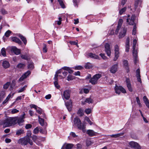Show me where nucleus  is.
I'll list each match as a JSON object with an SVG mask.
<instances>
[{
  "label": "nucleus",
  "mask_w": 149,
  "mask_h": 149,
  "mask_svg": "<svg viewBox=\"0 0 149 149\" xmlns=\"http://www.w3.org/2000/svg\"><path fill=\"white\" fill-rule=\"evenodd\" d=\"M73 146V145L72 144H64L61 149H71Z\"/></svg>",
  "instance_id": "obj_20"
},
{
  "label": "nucleus",
  "mask_w": 149,
  "mask_h": 149,
  "mask_svg": "<svg viewBox=\"0 0 149 149\" xmlns=\"http://www.w3.org/2000/svg\"><path fill=\"white\" fill-rule=\"evenodd\" d=\"M24 133V131L23 130L20 129L16 131V135L19 136L22 134H23Z\"/></svg>",
  "instance_id": "obj_31"
},
{
  "label": "nucleus",
  "mask_w": 149,
  "mask_h": 149,
  "mask_svg": "<svg viewBox=\"0 0 149 149\" xmlns=\"http://www.w3.org/2000/svg\"><path fill=\"white\" fill-rule=\"evenodd\" d=\"M123 63L124 65V66L125 67V68L127 70V72H128L129 71V69L128 66V63L127 61L126 60L124 61H123Z\"/></svg>",
  "instance_id": "obj_26"
},
{
  "label": "nucleus",
  "mask_w": 149,
  "mask_h": 149,
  "mask_svg": "<svg viewBox=\"0 0 149 149\" xmlns=\"http://www.w3.org/2000/svg\"><path fill=\"white\" fill-rule=\"evenodd\" d=\"M127 86L129 91L130 92L133 91V89L130 83V79L129 78H126V80Z\"/></svg>",
  "instance_id": "obj_13"
},
{
  "label": "nucleus",
  "mask_w": 149,
  "mask_h": 149,
  "mask_svg": "<svg viewBox=\"0 0 149 149\" xmlns=\"http://www.w3.org/2000/svg\"><path fill=\"white\" fill-rule=\"evenodd\" d=\"M43 51L45 53L47 52V48L46 47V45L44 44V47L43 48Z\"/></svg>",
  "instance_id": "obj_60"
},
{
  "label": "nucleus",
  "mask_w": 149,
  "mask_h": 149,
  "mask_svg": "<svg viewBox=\"0 0 149 149\" xmlns=\"http://www.w3.org/2000/svg\"><path fill=\"white\" fill-rule=\"evenodd\" d=\"M59 2V3L62 8H65V6L63 3V2L62 0H57Z\"/></svg>",
  "instance_id": "obj_42"
},
{
  "label": "nucleus",
  "mask_w": 149,
  "mask_h": 149,
  "mask_svg": "<svg viewBox=\"0 0 149 149\" xmlns=\"http://www.w3.org/2000/svg\"><path fill=\"white\" fill-rule=\"evenodd\" d=\"M25 65L23 63H20L17 65V67L19 68H23L25 66Z\"/></svg>",
  "instance_id": "obj_48"
},
{
  "label": "nucleus",
  "mask_w": 149,
  "mask_h": 149,
  "mask_svg": "<svg viewBox=\"0 0 149 149\" xmlns=\"http://www.w3.org/2000/svg\"><path fill=\"white\" fill-rule=\"evenodd\" d=\"M135 18L136 16L135 15H132L131 16L128 15L127 16L126 22L130 25H133L134 24Z\"/></svg>",
  "instance_id": "obj_3"
},
{
  "label": "nucleus",
  "mask_w": 149,
  "mask_h": 149,
  "mask_svg": "<svg viewBox=\"0 0 149 149\" xmlns=\"http://www.w3.org/2000/svg\"><path fill=\"white\" fill-rule=\"evenodd\" d=\"M86 132L90 136H96L97 135L98 133L97 132H94L93 130H88Z\"/></svg>",
  "instance_id": "obj_14"
},
{
  "label": "nucleus",
  "mask_w": 149,
  "mask_h": 149,
  "mask_svg": "<svg viewBox=\"0 0 149 149\" xmlns=\"http://www.w3.org/2000/svg\"><path fill=\"white\" fill-rule=\"evenodd\" d=\"M123 22V21L122 19H119L118 22V25L117 26L121 27Z\"/></svg>",
  "instance_id": "obj_51"
},
{
  "label": "nucleus",
  "mask_w": 149,
  "mask_h": 149,
  "mask_svg": "<svg viewBox=\"0 0 149 149\" xmlns=\"http://www.w3.org/2000/svg\"><path fill=\"white\" fill-rule=\"evenodd\" d=\"M32 139L34 141V142L36 143L37 144H38L36 143V140L38 139V137L36 135H33L32 136Z\"/></svg>",
  "instance_id": "obj_58"
},
{
  "label": "nucleus",
  "mask_w": 149,
  "mask_h": 149,
  "mask_svg": "<svg viewBox=\"0 0 149 149\" xmlns=\"http://www.w3.org/2000/svg\"><path fill=\"white\" fill-rule=\"evenodd\" d=\"M25 113L24 112L23 115H21L19 117H16L17 122L19 125H21V123L24 121V119L25 118Z\"/></svg>",
  "instance_id": "obj_9"
},
{
  "label": "nucleus",
  "mask_w": 149,
  "mask_h": 149,
  "mask_svg": "<svg viewBox=\"0 0 149 149\" xmlns=\"http://www.w3.org/2000/svg\"><path fill=\"white\" fill-rule=\"evenodd\" d=\"M31 133L30 131H28L26 134V135L28 137L30 138L31 137Z\"/></svg>",
  "instance_id": "obj_63"
},
{
  "label": "nucleus",
  "mask_w": 149,
  "mask_h": 149,
  "mask_svg": "<svg viewBox=\"0 0 149 149\" xmlns=\"http://www.w3.org/2000/svg\"><path fill=\"white\" fill-rule=\"evenodd\" d=\"M85 120L88 122L90 125H91L93 124V123L91 122L88 117H86L85 118Z\"/></svg>",
  "instance_id": "obj_53"
},
{
  "label": "nucleus",
  "mask_w": 149,
  "mask_h": 149,
  "mask_svg": "<svg viewBox=\"0 0 149 149\" xmlns=\"http://www.w3.org/2000/svg\"><path fill=\"white\" fill-rule=\"evenodd\" d=\"M11 125L16 124L17 122V119L16 117L15 118H11Z\"/></svg>",
  "instance_id": "obj_34"
},
{
  "label": "nucleus",
  "mask_w": 149,
  "mask_h": 149,
  "mask_svg": "<svg viewBox=\"0 0 149 149\" xmlns=\"http://www.w3.org/2000/svg\"><path fill=\"white\" fill-rule=\"evenodd\" d=\"M69 42L71 45H77V42H76L74 41H70Z\"/></svg>",
  "instance_id": "obj_62"
},
{
  "label": "nucleus",
  "mask_w": 149,
  "mask_h": 149,
  "mask_svg": "<svg viewBox=\"0 0 149 149\" xmlns=\"http://www.w3.org/2000/svg\"><path fill=\"white\" fill-rule=\"evenodd\" d=\"M136 25L134 24L133 26V28L132 31V34L135 35L136 34Z\"/></svg>",
  "instance_id": "obj_59"
},
{
  "label": "nucleus",
  "mask_w": 149,
  "mask_h": 149,
  "mask_svg": "<svg viewBox=\"0 0 149 149\" xmlns=\"http://www.w3.org/2000/svg\"><path fill=\"white\" fill-rule=\"evenodd\" d=\"M15 94V93H13L12 95H11L10 94L8 95V96L7 97L6 99L5 100H4L3 102V104H5L9 100L10 98L11 97H13L14 95Z\"/></svg>",
  "instance_id": "obj_28"
},
{
  "label": "nucleus",
  "mask_w": 149,
  "mask_h": 149,
  "mask_svg": "<svg viewBox=\"0 0 149 149\" xmlns=\"http://www.w3.org/2000/svg\"><path fill=\"white\" fill-rule=\"evenodd\" d=\"M130 146L135 149H141V147L138 143L134 141H131L129 143Z\"/></svg>",
  "instance_id": "obj_11"
},
{
  "label": "nucleus",
  "mask_w": 149,
  "mask_h": 149,
  "mask_svg": "<svg viewBox=\"0 0 149 149\" xmlns=\"http://www.w3.org/2000/svg\"><path fill=\"white\" fill-rule=\"evenodd\" d=\"M19 37L23 41L24 44L26 45L27 43V40L26 38L21 35H19Z\"/></svg>",
  "instance_id": "obj_38"
},
{
  "label": "nucleus",
  "mask_w": 149,
  "mask_h": 149,
  "mask_svg": "<svg viewBox=\"0 0 149 149\" xmlns=\"http://www.w3.org/2000/svg\"><path fill=\"white\" fill-rule=\"evenodd\" d=\"M55 77H56V78L57 79H58V77H60V79H61L64 78V77H63L62 76H61V75L59 74H55L54 78H55Z\"/></svg>",
  "instance_id": "obj_61"
},
{
  "label": "nucleus",
  "mask_w": 149,
  "mask_h": 149,
  "mask_svg": "<svg viewBox=\"0 0 149 149\" xmlns=\"http://www.w3.org/2000/svg\"><path fill=\"white\" fill-rule=\"evenodd\" d=\"M93 143L90 140H88L86 142V145L87 146H89Z\"/></svg>",
  "instance_id": "obj_56"
},
{
  "label": "nucleus",
  "mask_w": 149,
  "mask_h": 149,
  "mask_svg": "<svg viewBox=\"0 0 149 149\" xmlns=\"http://www.w3.org/2000/svg\"><path fill=\"white\" fill-rule=\"evenodd\" d=\"M133 60L135 64L139 62L138 59L137 58V52L136 50V51H133Z\"/></svg>",
  "instance_id": "obj_15"
},
{
  "label": "nucleus",
  "mask_w": 149,
  "mask_h": 149,
  "mask_svg": "<svg viewBox=\"0 0 149 149\" xmlns=\"http://www.w3.org/2000/svg\"><path fill=\"white\" fill-rule=\"evenodd\" d=\"M92 102L93 100L91 98L89 97L86 98L85 101H82V104H86V103H87L88 104H90L91 103H92Z\"/></svg>",
  "instance_id": "obj_24"
},
{
  "label": "nucleus",
  "mask_w": 149,
  "mask_h": 149,
  "mask_svg": "<svg viewBox=\"0 0 149 149\" xmlns=\"http://www.w3.org/2000/svg\"><path fill=\"white\" fill-rule=\"evenodd\" d=\"M142 1L141 0H136L134 3V10L137 14L139 13L140 11V8H138L139 6H140L141 5Z\"/></svg>",
  "instance_id": "obj_8"
},
{
  "label": "nucleus",
  "mask_w": 149,
  "mask_h": 149,
  "mask_svg": "<svg viewBox=\"0 0 149 149\" xmlns=\"http://www.w3.org/2000/svg\"><path fill=\"white\" fill-rule=\"evenodd\" d=\"M83 68V67L80 65H79L77 66H76L75 67L73 68V69H74L76 70H80L82 69Z\"/></svg>",
  "instance_id": "obj_46"
},
{
  "label": "nucleus",
  "mask_w": 149,
  "mask_h": 149,
  "mask_svg": "<svg viewBox=\"0 0 149 149\" xmlns=\"http://www.w3.org/2000/svg\"><path fill=\"white\" fill-rule=\"evenodd\" d=\"M65 105L68 111H71L72 107V102L71 100H70L65 103Z\"/></svg>",
  "instance_id": "obj_17"
},
{
  "label": "nucleus",
  "mask_w": 149,
  "mask_h": 149,
  "mask_svg": "<svg viewBox=\"0 0 149 149\" xmlns=\"http://www.w3.org/2000/svg\"><path fill=\"white\" fill-rule=\"evenodd\" d=\"M12 41L18 43L19 44H21L22 43L21 41L16 37H14L11 38Z\"/></svg>",
  "instance_id": "obj_22"
},
{
  "label": "nucleus",
  "mask_w": 149,
  "mask_h": 149,
  "mask_svg": "<svg viewBox=\"0 0 149 149\" xmlns=\"http://www.w3.org/2000/svg\"><path fill=\"white\" fill-rule=\"evenodd\" d=\"M31 72L29 71H27L26 72L23 74L22 76L19 79V81H21L24 80V79L26 78L30 74Z\"/></svg>",
  "instance_id": "obj_19"
},
{
  "label": "nucleus",
  "mask_w": 149,
  "mask_h": 149,
  "mask_svg": "<svg viewBox=\"0 0 149 149\" xmlns=\"http://www.w3.org/2000/svg\"><path fill=\"white\" fill-rule=\"evenodd\" d=\"M27 86L26 85H25L23 87L18 90L17 92L18 93H20L24 91L25 90Z\"/></svg>",
  "instance_id": "obj_39"
},
{
  "label": "nucleus",
  "mask_w": 149,
  "mask_h": 149,
  "mask_svg": "<svg viewBox=\"0 0 149 149\" xmlns=\"http://www.w3.org/2000/svg\"><path fill=\"white\" fill-rule=\"evenodd\" d=\"M118 69V65L116 64L112 66V73H115L117 71Z\"/></svg>",
  "instance_id": "obj_37"
},
{
  "label": "nucleus",
  "mask_w": 149,
  "mask_h": 149,
  "mask_svg": "<svg viewBox=\"0 0 149 149\" xmlns=\"http://www.w3.org/2000/svg\"><path fill=\"white\" fill-rule=\"evenodd\" d=\"M114 89L116 93L118 95L120 94V92L123 93H126V90L121 86H118L116 85Z\"/></svg>",
  "instance_id": "obj_5"
},
{
  "label": "nucleus",
  "mask_w": 149,
  "mask_h": 149,
  "mask_svg": "<svg viewBox=\"0 0 149 149\" xmlns=\"http://www.w3.org/2000/svg\"><path fill=\"white\" fill-rule=\"evenodd\" d=\"M39 119V122L40 123V124L42 126H43L44 124V120L41 117L43 118V116H38Z\"/></svg>",
  "instance_id": "obj_27"
},
{
  "label": "nucleus",
  "mask_w": 149,
  "mask_h": 149,
  "mask_svg": "<svg viewBox=\"0 0 149 149\" xmlns=\"http://www.w3.org/2000/svg\"><path fill=\"white\" fill-rule=\"evenodd\" d=\"M19 112V111L17 109H12L11 111V113L12 114H14L17 113Z\"/></svg>",
  "instance_id": "obj_54"
},
{
  "label": "nucleus",
  "mask_w": 149,
  "mask_h": 149,
  "mask_svg": "<svg viewBox=\"0 0 149 149\" xmlns=\"http://www.w3.org/2000/svg\"><path fill=\"white\" fill-rule=\"evenodd\" d=\"M105 52L107 55L109 56L111 55V52L109 47V45L108 43H106L105 45Z\"/></svg>",
  "instance_id": "obj_16"
},
{
  "label": "nucleus",
  "mask_w": 149,
  "mask_h": 149,
  "mask_svg": "<svg viewBox=\"0 0 149 149\" xmlns=\"http://www.w3.org/2000/svg\"><path fill=\"white\" fill-rule=\"evenodd\" d=\"M88 56L91 58L95 59H98L99 58V57L97 55L91 53H89Z\"/></svg>",
  "instance_id": "obj_36"
},
{
  "label": "nucleus",
  "mask_w": 149,
  "mask_h": 149,
  "mask_svg": "<svg viewBox=\"0 0 149 149\" xmlns=\"http://www.w3.org/2000/svg\"><path fill=\"white\" fill-rule=\"evenodd\" d=\"M11 33V31L9 30H8L5 33V35L6 37H8Z\"/></svg>",
  "instance_id": "obj_52"
},
{
  "label": "nucleus",
  "mask_w": 149,
  "mask_h": 149,
  "mask_svg": "<svg viewBox=\"0 0 149 149\" xmlns=\"http://www.w3.org/2000/svg\"><path fill=\"white\" fill-rule=\"evenodd\" d=\"M70 91L69 90H66L64 91L63 93L62 97L66 100H69L70 97Z\"/></svg>",
  "instance_id": "obj_10"
},
{
  "label": "nucleus",
  "mask_w": 149,
  "mask_h": 149,
  "mask_svg": "<svg viewBox=\"0 0 149 149\" xmlns=\"http://www.w3.org/2000/svg\"><path fill=\"white\" fill-rule=\"evenodd\" d=\"M62 69L64 70H67L68 71L69 73H73V71L70 69V68L69 67L65 66L62 68Z\"/></svg>",
  "instance_id": "obj_30"
},
{
  "label": "nucleus",
  "mask_w": 149,
  "mask_h": 149,
  "mask_svg": "<svg viewBox=\"0 0 149 149\" xmlns=\"http://www.w3.org/2000/svg\"><path fill=\"white\" fill-rule=\"evenodd\" d=\"M73 122L74 125L77 126L79 129L82 130L83 132L84 133L86 132V125L84 123L82 124L79 118L76 117L74 118Z\"/></svg>",
  "instance_id": "obj_1"
},
{
  "label": "nucleus",
  "mask_w": 149,
  "mask_h": 149,
  "mask_svg": "<svg viewBox=\"0 0 149 149\" xmlns=\"http://www.w3.org/2000/svg\"><path fill=\"white\" fill-rule=\"evenodd\" d=\"M5 95V93L4 91H1L0 94V99L2 100L4 97Z\"/></svg>",
  "instance_id": "obj_47"
},
{
  "label": "nucleus",
  "mask_w": 149,
  "mask_h": 149,
  "mask_svg": "<svg viewBox=\"0 0 149 149\" xmlns=\"http://www.w3.org/2000/svg\"><path fill=\"white\" fill-rule=\"evenodd\" d=\"M18 142L23 145H26L28 143H29L31 145H32L33 144L32 141L30 138L27 136L20 138L18 140Z\"/></svg>",
  "instance_id": "obj_2"
},
{
  "label": "nucleus",
  "mask_w": 149,
  "mask_h": 149,
  "mask_svg": "<svg viewBox=\"0 0 149 149\" xmlns=\"http://www.w3.org/2000/svg\"><path fill=\"white\" fill-rule=\"evenodd\" d=\"M11 51L14 53L16 55H18L20 54V50L17 49L16 47L13 46L11 48Z\"/></svg>",
  "instance_id": "obj_18"
},
{
  "label": "nucleus",
  "mask_w": 149,
  "mask_h": 149,
  "mask_svg": "<svg viewBox=\"0 0 149 149\" xmlns=\"http://www.w3.org/2000/svg\"><path fill=\"white\" fill-rule=\"evenodd\" d=\"M137 40L136 39H134L133 41V51H136L135 50L136 45V43Z\"/></svg>",
  "instance_id": "obj_41"
},
{
  "label": "nucleus",
  "mask_w": 149,
  "mask_h": 149,
  "mask_svg": "<svg viewBox=\"0 0 149 149\" xmlns=\"http://www.w3.org/2000/svg\"><path fill=\"white\" fill-rule=\"evenodd\" d=\"M92 110V109L91 108L86 109L85 110V112L86 114H88L91 113Z\"/></svg>",
  "instance_id": "obj_45"
},
{
  "label": "nucleus",
  "mask_w": 149,
  "mask_h": 149,
  "mask_svg": "<svg viewBox=\"0 0 149 149\" xmlns=\"http://www.w3.org/2000/svg\"><path fill=\"white\" fill-rule=\"evenodd\" d=\"M114 57L113 60L116 61L118 58L120 54L119 47L118 45H116L114 46Z\"/></svg>",
  "instance_id": "obj_7"
},
{
  "label": "nucleus",
  "mask_w": 149,
  "mask_h": 149,
  "mask_svg": "<svg viewBox=\"0 0 149 149\" xmlns=\"http://www.w3.org/2000/svg\"><path fill=\"white\" fill-rule=\"evenodd\" d=\"M37 112L40 115H42L43 116V118H45V115L44 114L42 113V109L40 108L37 107V108L35 109Z\"/></svg>",
  "instance_id": "obj_25"
},
{
  "label": "nucleus",
  "mask_w": 149,
  "mask_h": 149,
  "mask_svg": "<svg viewBox=\"0 0 149 149\" xmlns=\"http://www.w3.org/2000/svg\"><path fill=\"white\" fill-rule=\"evenodd\" d=\"M136 75L138 81L140 83H141L140 75V70L139 68H138L136 71Z\"/></svg>",
  "instance_id": "obj_21"
},
{
  "label": "nucleus",
  "mask_w": 149,
  "mask_h": 149,
  "mask_svg": "<svg viewBox=\"0 0 149 149\" xmlns=\"http://www.w3.org/2000/svg\"><path fill=\"white\" fill-rule=\"evenodd\" d=\"M77 113L80 116H83L84 114L83 109L81 108H79L78 111Z\"/></svg>",
  "instance_id": "obj_29"
},
{
  "label": "nucleus",
  "mask_w": 149,
  "mask_h": 149,
  "mask_svg": "<svg viewBox=\"0 0 149 149\" xmlns=\"http://www.w3.org/2000/svg\"><path fill=\"white\" fill-rule=\"evenodd\" d=\"M127 9V8L126 7H125L120 10L119 11V14L120 15H121L123 14V13L125 12Z\"/></svg>",
  "instance_id": "obj_40"
},
{
  "label": "nucleus",
  "mask_w": 149,
  "mask_h": 149,
  "mask_svg": "<svg viewBox=\"0 0 149 149\" xmlns=\"http://www.w3.org/2000/svg\"><path fill=\"white\" fill-rule=\"evenodd\" d=\"M54 80L55 81L54 82V84L55 86L57 88L59 89L60 88V86L58 85V79L55 77V78H54Z\"/></svg>",
  "instance_id": "obj_32"
},
{
  "label": "nucleus",
  "mask_w": 149,
  "mask_h": 149,
  "mask_svg": "<svg viewBox=\"0 0 149 149\" xmlns=\"http://www.w3.org/2000/svg\"><path fill=\"white\" fill-rule=\"evenodd\" d=\"M52 97V95L50 94H49L45 97V98L47 100H48L50 99Z\"/></svg>",
  "instance_id": "obj_64"
},
{
  "label": "nucleus",
  "mask_w": 149,
  "mask_h": 149,
  "mask_svg": "<svg viewBox=\"0 0 149 149\" xmlns=\"http://www.w3.org/2000/svg\"><path fill=\"white\" fill-rule=\"evenodd\" d=\"M28 68L30 69H32L33 68V63L32 61H30L28 62Z\"/></svg>",
  "instance_id": "obj_35"
},
{
  "label": "nucleus",
  "mask_w": 149,
  "mask_h": 149,
  "mask_svg": "<svg viewBox=\"0 0 149 149\" xmlns=\"http://www.w3.org/2000/svg\"><path fill=\"white\" fill-rule=\"evenodd\" d=\"M1 52L2 55L4 56H6V52L4 48H3L1 49Z\"/></svg>",
  "instance_id": "obj_43"
},
{
  "label": "nucleus",
  "mask_w": 149,
  "mask_h": 149,
  "mask_svg": "<svg viewBox=\"0 0 149 149\" xmlns=\"http://www.w3.org/2000/svg\"><path fill=\"white\" fill-rule=\"evenodd\" d=\"M73 79L74 77L70 75H69L67 77V80L69 81L72 80Z\"/></svg>",
  "instance_id": "obj_57"
},
{
  "label": "nucleus",
  "mask_w": 149,
  "mask_h": 149,
  "mask_svg": "<svg viewBox=\"0 0 149 149\" xmlns=\"http://www.w3.org/2000/svg\"><path fill=\"white\" fill-rule=\"evenodd\" d=\"M2 66L4 68L6 69L9 67L10 64L8 61H3L2 63Z\"/></svg>",
  "instance_id": "obj_23"
},
{
  "label": "nucleus",
  "mask_w": 149,
  "mask_h": 149,
  "mask_svg": "<svg viewBox=\"0 0 149 149\" xmlns=\"http://www.w3.org/2000/svg\"><path fill=\"white\" fill-rule=\"evenodd\" d=\"M39 128L38 127H36L33 131V133L35 134H37L40 131Z\"/></svg>",
  "instance_id": "obj_44"
},
{
  "label": "nucleus",
  "mask_w": 149,
  "mask_h": 149,
  "mask_svg": "<svg viewBox=\"0 0 149 149\" xmlns=\"http://www.w3.org/2000/svg\"><path fill=\"white\" fill-rule=\"evenodd\" d=\"M101 77V75L100 74H97L94 75L93 77L89 80V81L92 84H96L98 79Z\"/></svg>",
  "instance_id": "obj_4"
},
{
  "label": "nucleus",
  "mask_w": 149,
  "mask_h": 149,
  "mask_svg": "<svg viewBox=\"0 0 149 149\" xmlns=\"http://www.w3.org/2000/svg\"><path fill=\"white\" fill-rule=\"evenodd\" d=\"M62 18L61 17L58 18V20L56 21L55 22L58 25H60L61 23Z\"/></svg>",
  "instance_id": "obj_50"
},
{
  "label": "nucleus",
  "mask_w": 149,
  "mask_h": 149,
  "mask_svg": "<svg viewBox=\"0 0 149 149\" xmlns=\"http://www.w3.org/2000/svg\"><path fill=\"white\" fill-rule=\"evenodd\" d=\"M121 27L117 26L115 32L114 33L116 35H117L118 33L119 30Z\"/></svg>",
  "instance_id": "obj_55"
},
{
  "label": "nucleus",
  "mask_w": 149,
  "mask_h": 149,
  "mask_svg": "<svg viewBox=\"0 0 149 149\" xmlns=\"http://www.w3.org/2000/svg\"><path fill=\"white\" fill-rule=\"evenodd\" d=\"M93 67V65L89 62L86 63L84 66L85 68L87 69L91 68Z\"/></svg>",
  "instance_id": "obj_33"
},
{
  "label": "nucleus",
  "mask_w": 149,
  "mask_h": 149,
  "mask_svg": "<svg viewBox=\"0 0 149 149\" xmlns=\"http://www.w3.org/2000/svg\"><path fill=\"white\" fill-rule=\"evenodd\" d=\"M11 118H7L4 121L0 122V124L3 125V126L5 127H8L11 126Z\"/></svg>",
  "instance_id": "obj_6"
},
{
  "label": "nucleus",
  "mask_w": 149,
  "mask_h": 149,
  "mask_svg": "<svg viewBox=\"0 0 149 149\" xmlns=\"http://www.w3.org/2000/svg\"><path fill=\"white\" fill-rule=\"evenodd\" d=\"M10 84V82H7L3 86V88L5 89H7L8 88Z\"/></svg>",
  "instance_id": "obj_49"
},
{
  "label": "nucleus",
  "mask_w": 149,
  "mask_h": 149,
  "mask_svg": "<svg viewBox=\"0 0 149 149\" xmlns=\"http://www.w3.org/2000/svg\"><path fill=\"white\" fill-rule=\"evenodd\" d=\"M127 31V28L125 27H122L120 33L119 38H121L125 36Z\"/></svg>",
  "instance_id": "obj_12"
}]
</instances>
